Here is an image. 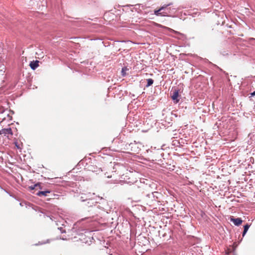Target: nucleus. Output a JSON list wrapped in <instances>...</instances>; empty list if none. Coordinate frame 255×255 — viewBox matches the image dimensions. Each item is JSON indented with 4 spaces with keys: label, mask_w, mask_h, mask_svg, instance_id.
I'll return each instance as SVG.
<instances>
[{
    "label": "nucleus",
    "mask_w": 255,
    "mask_h": 255,
    "mask_svg": "<svg viewBox=\"0 0 255 255\" xmlns=\"http://www.w3.org/2000/svg\"><path fill=\"white\" fill-rule=\"evenodd\" d=\"M179 97V91L177 90H175L173 94L171 96L172 99L176 103H178L179 101L178 99Z\"/></svg>",
    "instance_id": "obj_2"
},
{
    "label": "nucleus",
    "mask_w": 255,
    "mask_h": 255,
    "mask_svg": "<svg viewBox=\"0 0 255 255\" xmlns=\"http://www.w3.org/2000/svg\"><path fill=\"white\" fill-rule=\"evenodd\" d=\"M16 146H17V148H19L18 145H16Z\"/></svg>",
    "instance_id": "obj_15"
},
{
    "label": "nucleus",
    "mask_w": 255,
    "mask_h": 255,
    "mask_svg": "<svg viewBox=\"0 0 255 255\" xmlns=\"http://www.w3.org/2000/svg\"><path fill=\"white\" fill-rule=\"evenodd\" d=\"M49 191H39L37 193V195L39 196H46L47 195V194L48 193H49Z\"/></svg>",
    "instance_id": "obj_6"
},
{
    "label": "nucleus",
    "mask_w": 255,
    "mask_h": 255,
    "mask_svg": "<svg viewBox=\"0 0 255 255\" xmlns=\"http://www.w3.org/2000/svg\"><path fill=\"white\" fill-rule=\"evenodd\" d=\"M127 68L125 67V68H122V75L123 76H125L126 75V73H125V71L127 70Z\"/></svg>",
    "instance_id": "obj_9"
},
{
    "label": "nucleus",
    "mask_w": 255,
    "mask_h": 255,
    "mask_svg": "<svg viewBox=\"0 0 255 255\" xmlns=\"http://www.w3.org/2000/svg\"><path fill=\"white\" fill-rule=\"evenodd\" d=\"M37 186H39V184H36L34 186H30L29 188L31 189V190H33L35 189V188L37 187Z\"/></svg>",
    "instance_id": "obj_10"
},
{
    "label": "nucleus",
    "mask_w": 255,
    "mask_h": 255,
    "mask_svg": "<svg viewBox=\"0 0 255 255\" xmlns=\"http://www.w3.org/2000/svg\"><path fill=\"white\" fill-rule=\"evenodd\" d=\"M153 83V80L152 79H148L147 80V85L146 87H149L151 86Z\"/></svg>",
    "instance_id": "obj_8"
},
{
    "label": "nucleus",
    "mask_w": 255,
    "mask_h": 255,
    "mask_svg": "<svg viewBox=\"0 0 255 255\" xmlns=\"http://www.w3.org/2000/svg\"><path fill=\"white\" fill-rule=\"evenodd\" d=\"M252 96H255V91L251 93Z\"/></svg>",
    "instance_id": "obj_11"
},
{
    "label": "nucleus",
    "mask_w": 255,
    "mask_h": 255,
    "mask_svg": "<svg viewBox=\"0 0 255 255\" xmlns=\"http://www.w3.org/2000/svg\"><path fill=\"white\" fill-rule=\"evenodd\" d=\"M29 66L32 69L35 70L39 66V61L35 60L31 61L29 64Z\"/></svg>",
    "instance_id": "obj_4"
},
{
    "label": "nucleus",
    "mask_w": 255,
    "mask_h": 255,
    "mask_svg": "<svg viewBox=\"0 0 255 255\" xmlns=\"http://www.w3.org/2000/svg\"><path fill=\"white\" fill-rule=\"evenodd\" d=\"M154 193H155V194H157L158 193H157V192H154V193H152V194L153 196H154Z\"/></svg>",
    "instance_id": "obj_13"
},
{
    "label": "nucleus",
    "mask_w": 255,
    "mask_h": 255,
    "mask_svg": "<svg viewBox=\"0 0 255 255\" xmlns=\"http://www.w3.org/2000/svg\"><path fill=\"white\" fill-rule=\"evenodd\" d=\"M16 146H17V148H19L18 145H16Z\"/></svg>",
    "instance_id": "obj_16"
},
{
    "label": "nucleus",
    "mask_w": 255,
    "mask_h": 255,
    "mask_svg": "<svg viewBox=\"0 0 255 255\" xmlns=\"http://www.w3.org/2000/svg\"><path fill=\"white\" fill-rule=\"evenodd\" d=\"M250 227V225H249V224H246V225L244 226V231H243V236H245L246 234L247 233V232H248L249 228Z\"/></svg>",
    "instance_id": "obj_7"
},
{
    "label": "nucleus",
    "mask_w": 255,
    "mask_h": 255,
    "mask_svg": "<svg viewBox=\"0 0 255 255\" xmlns=\"http://www.w3.org/2000/svg\"><path fill=\"white\" fill-rule=\"evenodd\" d=\"M112 255V254H111V255Z\"/></svg>",
    "instance_id": "obj_17"
},
{
    "label": "nucleus",
    "mask_w": 255,
    "mask_h": 255,
    "mask_svg": "<svg viewBox=\"0 0 255 255\" xmlns=\"http://www.w3.org/2000/svg\"><path fill=\"white\" fill-rule=\"evenodd\" d=\"M107 177H108V178H111V177H112V176H109V175H108V176H107Z\"/></svg>",
    "instance_id": "obj_14"
},
{
    "label": "nucleus",
    "mask_w": 255,
    "mask_h": 255,
    "mask_svg": "<svg viewBox=\"0 0 255 255\" xmlns=\"http://www.w3.org/2000/svg\"><path fill=\"white\" fill-rule=\"evenodd\" d=\"M172 4L171 3H170L167 4H164L162 6H161L159 9L155 10L154 11V13L157 16H165L167 15V13L164 11L161 12L162 10H163L166 8V7L169 5Z\"/></svg>",
    "instance_id": "obj_1"
},
{
    "label": "nucleus",
    "mask_w": 255,
    "mask_h": 255,
    "mask_svg": "<svg viewBox=\"0 0 255 255\" xmlns=\"http://www.w3.org/2000/svg\"><path fill=\"white\" fill-rule=\"evenodd\" d=\"M2 134V129L0 130V135Z\"/></svg>",
    "instance_id": "obj_12"
},
{
    "label": "nucleus",
    "mask_w": 255,
    "mask_h": 255,
    "mask_svg": "<svg viewBox=\"0 0 255 255\" xmlns=\"http://www.w3.org/2000/svg\"><path fill=\"white\" fill-rule=\"evenodd\" d=\"M2 134L6 135V134H11L12 135V131L11 129V128H3L2 129Z\"/></svg>",
    "instance_id": "obj_5"
},
{
    "label": "nucleus",
    "mask_w": 255,
    "mask_h": 255,
    "mask_svg": "<svg viewBox=\"0 0 255 255\" xmlns=\"http://www.w3.org/2000/svg\"><path fill=\"white\" fill-rule=\"evenodd\" d=\"M231 221L236 226H239L240 225L242 222L243 221L241 218H231L230 219Z\"/></svg>",
    "instance_id": "obj_3"
}]
</instances>
